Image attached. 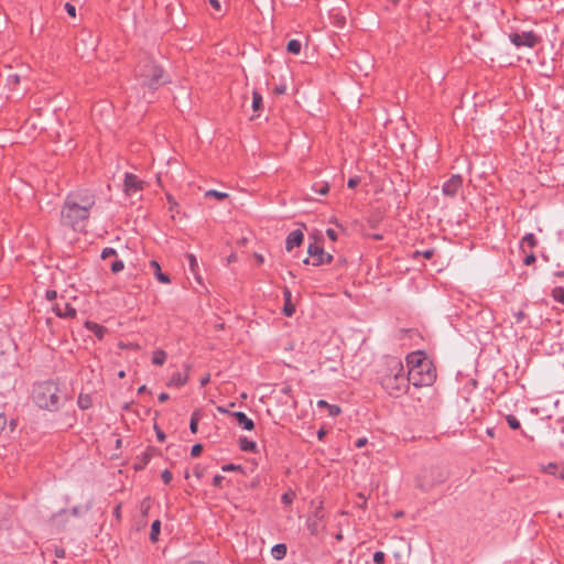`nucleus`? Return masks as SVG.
I'll list each match as a JSON object with an SVG mask.
<instances>
[{
    "label": "nucleus",
    "mask_w": 564,
    "mask_h": 564,
    "mask_svg": "<svg viewBox=\"0 0 564 564\" xmlns=\"http://www.w3.org/2000/svg\"><path fill=\"white\" fill-rule=\"evenodd\" d=\"M135 85L143 90L142 97L148 102L154 93L162 86L171 83V75L162 65L160 58L148 52H140L133 70Z\"/></svg>",
    "instance_id": "nucleus-1"
},
{
    "label": "nucleus",
    "mask_w": 564,
    "mask_h": 564,
    "mask_svg": "<svg viewBox=\"0 0 564 564\" xmlns=\"http://www.w3.org/2000/svg\"><path fill=\"white\" fill-rule=\"evenodd\" d=\"M96 204V196L89 189H77L70 192L61 210V223L75 231H84L90 210Z\"/></svg>",
    "instance_id": "nucleus-2"
},
{
    "label": "nucleus",
    "mask_w": 564,
    "mask_h": 564,
    "mask_svg": "<svg viewBox=\"0 0 564 564\" xmlns=\"http://www.w3.org/2000/svg\"><path fill=\"white\" fill-rule=\"evenodd\" d=\"M409 375L404 372V366L398 357H387L384 368L380 375V384L391 397L398 398L409 389Z\"/></svg>",
    "instance_id": "nucleus-3"
},
{
    "label": "nucleus",
    "mask_w": 564,
    "mask_h": 564,
    "mask_svg": "<svg viewBox=\"0 0 564 564\" xmlns=\"http://www.w3.org/2000/svg\"><path fill=\"white\" fill-rule=\"evenodd\" d=\"M32 399L40 409L51 412L57 411L62 404L61 390L52 380L34 384Z\"/></svg>",
    "instance_id": "nucleus-4"
},
{
    "label": "nucleus",
    "mask_w": 564,
    "mask_h": 564,
    "mask_svg": "<svg viewBox=\"0 0 564 564\" xmlns=\"http://www.w3.org/2000/svg\"><path fill=\"white\" fill-rule=\"evenodd\" d=\"M449 478L446 465L435 464L422 468L415 477V487L423 492H429L436 486L444 484Z\"/></svg>",
    "instance_id": "nucleus-5"
},
{
    "label": "nucleus",
    "mask_w": 564,
    "mask_h": 564,
    "mask_svg": "<svg viewBox=\"0 0 564 564\" xmlns=\"http://www.w3.org/2000/svg\"><path fill=\"white\" fill-rule=\"evenodd\" d=\"M427 365H423L422 368L412 369V371H408L410 382L414 387H430L436 380V367L432 360L426 362Z\"/></svg>",
    "instance_id": "nucleus-6"
},
{
    "label": "nucleus",
    "mask_w": 564,
    "mask_h": 564,
    "mask_svg": "<svg viewBox=\"0 0 564 564\" xmlns=\"http://www.w3.org/2000/svg\"><path fill=\"white\" fill-rule=\"evenodd\" d=\"M308 257L303 260L304 264H312L319 267L322 264L330 263L334 260L333 254L326 252L324 247L318 241H313L307 247Z\"/></svg>",
    "instance_id": "nucleus-7"
},
{
    "label": "nucleus",
    "mask_w": 564,
    "mask_h": 564,
    "mask_svg": "<svg viewBox=\"0 0 564 564\" xmlns=\"http://www.w3.org/2000/svg\"><path fill=\"white\" fill-rule=\"evenodd\" d=\"M509 39L517 47L525 46L533 48L540 41V36L533 31L513 32L509 34Z\"/></svg>",
    "instance_id": "nucleus-8"
},
{
    "label": "nucleus",
    "mask_w": 564,
    "mask_h": 564,
    "mask_svg": "<svg viewBox=\"0 0 564 564\" xmlns=\"http://www.w3.org/2000/svg\"><path fill=\"white\" fill-rule=\"evenodd\" d=\"M145 182L140 180L135 174L127 172L123 178V192L128 196L142 192L145 187Z\"/></svg>",
    "instance_id": "nucleus-9"
},
{
    "label": "nucleus",
    "mask_w": 564,
    "mask_h": 564,
    "mask_svg": "<svg viewBox=\"0 0 564 564\" xmlns=\"http://www.w3.org/2000/svg\"><path fill=\"white\" fill-rule=\"evenodd\" d=\"M463 186V177L459 174H453L442 186V193L447 197H455Z\"/></svg>",
    "instance_id": "nucleus-10"
},
{
    "label": "nucleus",
    "mask_w": 564,
    "mask_h": 564,
    "mask_svg": "<svg viewBox=\"0 0 564 564\" xmlns=\"http://www.w3.org/2000/svg\"><path fill=\"white\" fill-rule=\"evenodd\" d=\"M406 365L409 371L412 369L422 368L423 365H427L426 362L430 360L423 350H415L406 355L405 357Z\"/></svg>",
    "instance_id": "nucleus-11"
},
{
    "label": "nucleus",
    "mask_w": 564,
    "mask_h": 564,
    "mask_svg": "<svg viewBox=\"0 0 564 564\" xmlns=\"http://www.w3.org/2000/svg\"><path fill=\"white\" fill-rule=\"evenodd\" d=\"M52 310L56 316L62 318H74L77 314L76 308L73 307L68 302H56Z\"/></svg>",
    "instance_id": "nucleus-12"
},
{
    "label": "nucleus",
    "mask_w": 564,
    "mask_h": 564,
    "mask_svg": "<svg viewBox=\"0 0 564 564\" xmlns=\"http://www.w3.org/2000/svg\"><path fill=\"white\" fill-rule=\"evenodd\" d=\"M304 240V235L301 229L292 230L285 239L286 251H292L295 247H300Z\"/></svg>",
    "instance_id": "nucleus-13"
},
{
    "label": "nucleus",
    "mask_w": 564,
    "mask_h": 564,
    "mask_svg": "<svg viewBox=\"0 0 564 564\" xmlns=\"http://www.w3.org/2000/svg\"><path fill=\"white\" fill-rule=\"evenodd\" d=\"M230 416H232L237 421L238 425L241 429L246 431H252L254 429V422L250 417H248L245 412H232L230 413Z\"/></svg>",
    "instance_id": "nucleus-14"
},
{
    "label": "nucleus",
    "mask_w": 564,
    "mask_h": 564,
    "mask_svg": "<svg viewBox=\"0 0 564 564\" xmlns=\"http://www.w3.org/2000/svg\"><path fill=\"white\" fill-rule=\"evenodd\" d=\"M186 368V371L189 370V367L186 365L185 366ZM188 381V373L185 372V373H182L180 371H176L172 375V377L170 378L169 382L166 383L169 388H181L183 387L184 384H186Z\"/></svg>",
    "instance_id": "nucleus-15"
},
{
    "label": "nucleus",
    "mask_w": 564,
    "mask_h": 564,
    "mask_svg": "<svg viewBox=\"0 0 564 564\" xmlns=\"http://www.w3.org/2000/svg\"><path fill=\"white\" fill-rule=\"evenodd\" d=\"M283 299H284L283 314L285 316L290 317L295 313V306L293 305V303L291 301L292 293L289 288L283 289Z\"/></svg>",
    "instance_id": "nucleus-16"
},
{
    "label": "nucleus",
    "mask_w": 564,
    "mask_h": 564,
    "mask_svg": "<svg viewBox=\"0 0 564 564\" xmlns=\"http://www.w3.org/2000/svg\"><path fill=\"white\" fill-rule=\"evenodd\" d=\"M158 449L153 446H148L145 451L140 456V463L135 465V469L144 468L152 459V457L156 454Z\"/></svg>",
    "instance_id": "nucleus-17"
},
{
    "label": "nucleus",
    "mask_w": 564,
    "mask_h": 564,
    "mask_svg": "<svg viewBox=\"0 0 564 564\" xmlns=\"http://www.w3.org/2000/svg\"><path fill=\"white\" fill-rule=\"evenodd\" d=\"M150 267L153 269V274L160 283L167 284L171 282L169 274L162 272L161 267L156 260H151Z\"/></svg>",
    "instance_id": "nucleus-18"
},
{
    "label": "nucleus",
    "mask_w": 564,
    "mask_h": 564,
    "mask_svg": "<svg viewBox=\"0 0 564 564\" xmlns=\"http://www.w3.org/2000/svg\"><path fill=\"white\" fill-rule=\"evenodd\" d=\"M85 327L90 330L98 339H102L107 333V328L105 326L91 321H86Z\"/></svg>",
    "instance_id": "nucleus-19"
},
{
    "label": "nucleus",
    "mask_w": 564,
    "mask_h": 564,
    "mask_svg": "<svg viewBox=\"0 0 564 564\" xmlns=\"http://www.w3.org/2000/svg\"><path fill=\"white\" fill-rule=\"evenodd\" d=\"M525 246H528L531 250L538 246V239L534 236V234L529 232L522 237L521 243H520V249L522 250L523 253L527 252Z\"/></svg>",
    "instance_id": "nucleus-20"
},
{
    "label": "nucleus",
    "mask_w": 564,
    "mask_h": 564,
    "mask_svg": "<svg viewBox=\"0 0 564 564\" xmlns=\"http://www.w3.org/2000/svg\"><path fill=\"white\" fill-rule=\"evenodd\" d=\"M238 445H239L240 451H242V452H251V453L258 452L257 443L248 440L246 436L239 437Z\"/></svg>",
    "instance_id": "nucleus-21"
},
{
    "label": "nucleus",
    "mask_w": 564,
    "mask_h": 564,
    "mask_svg": "<svg viewBox=\"0 0 564 564\" xmlns=\"http://www.w3.org/2000/svg\"><path fill=\"white\" fill-rule=\"evenodd\" d=\"M288 546L285 543H278L271 549V555L274 560L281 561L285 557Z\"/></svg>",
    "instance_id": "nucleus-22"
},
{
    "label": "nucleus",
    "mask_w": 564,
    "mask_h": 564,
    "mask_svg": "<svg viewBox=\"0 0 564 564\" xmlns=\"http://www.w3.org/2000/svg\"><path fill=\"white\" fill-rule=\"evenodd\" d=\"M77 404L82 410H87L93 406V398L87 393H79Z\"/></svg>",
    "instance_id": "nucleus-23"
},
{
    "label": "nucleus",
    "mask_w": 564,
    "mask_h": 564,
    "mask_svg": "<svg viewBox=\"0 0 564 564\" xmlns=\"http://www.w3.org/2000/svg\"><path fill=\"white\" fill-rule=\"evenodd\" d=\"M161 532V521L159 519L154 520L151 524V531H150V541L152 543H155L159 541V535Z\"/></svg>",
    "instance_id": "nucleus-24"
},
{
    "label": "nucleus",
    "mask_w": 564,
    "mask_h": 564,
    "mask_svg": "<svg viewBox=\"0 0 564 564\" xmlns=\"http://www.w3.org/2000/svg\"><path fill=\"white\" fill-rule=\"evenodd\" d=\"M166 352L163 349H156L152 356V362L155 366H163L166 361Z\"/></svg>",
    "instance_id": "nucleus-25"
},
{
    "label": "nucleus",
    "mask_w": 564,
    "mask_h": 564,
    "mask_svg": "<svg viewBox=\"0 0 564 564\" xmlns=\"http://www.w3.org/2000/svg\"><path fill=\"white\" fill-rule=\"evenodd\" d=\"M263 108V98L262 95L258 90L252 91V109L254 112H258Z\"/></svg>",
    "instance_id": "nucleus-26"
},
{
    "label": "nucleus",
    "mask_w": 564,
    "mask_h": 564,
    "mask_svg": "<svg viewBox=\"0 0 564 564\" xmlns=\"http://www.w3.org/2000/svg\"><path fill=\"white\" fill-rule=\"evenodd\" d=\"M302 44L299 40L292 39L286 44V51L290 54L297 55L301 53Z\"/></svg>",
    "instance_id": "nucleus-27"
},
{
    "label": "nucleus",
    "mask_w": 564,
    "mask_h": 564,
    "mask_svg": "<svg viewBox=\"0 0 564 564\" xmlns=\"http://www.w3.org/2000/svg\"><path fill=\"white\" fill-rule=\"evenodd\" d=\"M186 258L188 260L189 271L196 276V279H199L198 278V262H197L196 257L193 253H187Z\"/></svg>",
    "instance_id": "nucleus-28"
},
{
    "label": "nucleus",
    "mask_w": 564,
    "mask_h": 564,
    "mask_svg": "<svg viewBox=\"0 0 564 564\" xmlns=\"http://www.w3.org/2000/svg\"><path fill=\"white\" fill-rule=\"evenodd\" d=\"M307 530L311 535H317L321 530V524L317 519L308 518L306 521Z\"/></svg>",
    "instance_id": "nucleus-29"
},
{
    "label": "nucleus",
    "mask_w": 564,
    "mask_h": 564,
    "mask_svg": "<svg viewBox=\"0 0 564 564\" xmlns=\"http://www.w3.org/2000/svg\"><path fill=\"white\" fill-rule=\"evenodd\" d=\"M312 188L319 195H327L329 192V184L326 182H316L313 184Z\"/></svg>",
    "instance_id": "nucleus-30"
},
{
    "label": "nucleus",
    "mask_w": 564,
    "mask_h": 564,
    "mask_svg": "<svg viewBox=\"0 0 564 564\" xmlns=\"http://www.w3.org/2000/svg\"><path fill=\"white\" fill-rule=\"evenodd\" d=\"M200 420V414H199V411H194L192 413V416H191V422H189V431L193 433V434H196L197 431H198V422Z\"/></svg>",
    "instance_id": "nucleus-31"
},
{
    "label": "nucleus",
    "mask_w": 564,
    "mask_h": 564,
    "mask_svg": "<svg viewBox=\"0 0 564 564\" xmlns=\"http://www.w3.org/2000/svg\"><path fill=\"white\" fill-rule=\"evenodd\" d=\"M552 297L564 305V288L563 286H555L551 292Z\"/></svg>",
    "instance_id": "nucleus-32"
},
{
    "label": "nucleus",
    "mask_w": 564,
    "mask_h": 564,
    "mask_svg": "<svg viewBox=\"0 0 564 564\" xmlns=\"http://www.w3.org/2000/svg\"><path fill=\"white\" fill-rule=\"evenodd\" d=\"M561 468L562 467H560L555 463H549L546 466H543V471L558 477V473H560Z\"/></svg>",
    "instance_id": "nucleus-33"
},
{
    "label": "nucleus",
    "mask_w": 564,
    "mask_h": 564,
    "mask_svg": "<svg viewBox=\"0 0 564 564\" xmlns=\"http://www.w3.org/2000/svg\"><path fill=\"white\" fill-rule=\"evenodd\" d=\"M20 75L19 74H9L8 77H7V85L11 88V89H14L19 84H20Z\"/></svg>",
    "instance_id": "nucleus-34"
},
{
    "label": "nucleus",
    "mask_w": 564,
    "mask_h": 564,
    "mask_svg": "<svg viewBox=\"0 0 564 564\" xmlns=\"http://www.w3.org/2000/svg\"><path fill=\"white\" fill-rule=\"evenodd\" d=\"M205 197H215L218 200H223L228 197V194L225 192H218L216 189H209L205 193Z\"/></svg>",
    "instance_id": "nucleus-35"
},
{
    "label": "nucleus",
    "mask_w": 564,
    "mask_h": 564,
    "mask_svg": "<svg viewBox=\"0 0 564 564\" xmlns=\"http://www.w3.org/2000/svg\"><path fill=\"white\" fill-rule=\"evenodd\" d=\"M506 421L511 430H519L521 427L520 421L512 414L507 415Z\"/></svg>",
    "instance_id": "nucleus-36"
},
{
    "label": "nucleus",
    "mask_w": 564,
    "mask_h": 564,
    "mask_svg": "<svg viewBox=\"0 0 564 564\" xmlns=\"http://www.w3.org/2000/svg\"><path fill=\"white\" fill-rule=\"evenodd\" d=\"M221 470L223 471H240V473H243V467L241 465H237V464H226V465H223L221 466Z\"/></svg>",
    "instance_id": "nucleus-37"
},
{
    "label": "nucleus",
    "mask_w": 564,
    "mask_h": 564,
    "mask_svg": "<svg viewBox=\"0 0 564 564\" xmlns=\"http://www.w3.org/2000/svg\"><path fill=\"white\" fill-rule=\"evenodd\" d=\"M123 268L124 263L121 260H115L110 265V270L112 273H119L120 271L123 270Z\"/></svg>",
    "instance_id": "nucleus-38"
},
{
    "label": "nucleus",
    "mask_w": 564,
    "mask_h": 564,
    "mask_svg": "<svg viewBox=\"0 0 564 564\" xmlns=\"http://www.w3.org/2000/svg\"><path fill=\"white\" fill-rule=\"evenodd\" d=\"M434 252H435L434 249H427V250H424V251H417L416 250L413 253V258H417L419 256H422L425 259H431V258H433Z\"/></svg>",
    "instance_id": "nucleus-39"
},
{
    "label": "nucleus",
    "mask_w": 564,
    "mask_h": 564,
    "mask_svg": "<svg viewBox=\"0 0 564 564\" xmlns=\"http://www.w3.org/2000/svg\"><path fill=\"white\" fill-rule=\"evenodd\" d=\"M536 258L533 251L525 252V257L523 258L524 265H531L535 262Z\"/></svg>",
    "instance_id": "nucleus-40"
},
{
    "label": "nucleus",
    "mask_w": 564,
    "mask_h": 564,
    "mask_svg": "<svg viewBox=\"0 0 564 564\" xmlns=\"http://www.w3.org/2000/svg\"><path fill=\"white\" fill-rule=\"evenodd\" d=\"M116 256H117V251L110 247L104 248L101 251V254H100L101 259H107L109 257H116Z\"/></svg>",
    "instance_id": "nucleus-41"
},
{
    "label": "nucleus",
    "mask_w": 564,
    "mask_h": 564,
    "mask_svg": "<svg viewBox=\"0 0 564 564\" xmlns=\"http://www.w3.org/2000/svg\"><path fill=\"white\" fill-rule=\"evenodd\" d=\"M90 509L89 505L85 506L84 512H87ZM70 514L74 517H80L83 514V510L80 507L75 506L70 509Z\"/></svg>",
    "instance_id": "nucleus-42"
},
{
    "label": "nucleus",
    "mask_w": 564,
    "mask_h": 564,
    "mask_svg": "<svg viewBox=\"0 0 564 564\" xmlns=\"http://www.w3.org/2000/svg\"><path fill=\"white\" fill-rule=\"evenodd\" d=\"M327 410H328V415L333 416V417L339 415L340 412H341V409L338 405H336V404H329Z\"/></svg>",
    "instance_id": "nucleus-43"
},
{
    "label": "nucleus",
    "mask_w": 564,
    "mask_h": 564,
    "mask_svg": "<svg viewBox=\"0 0 564 564\" xmlns=\"http://www.w3.org/2000/svg\"><path fill=\"white\" fill-rule=\"evenodd\" d=\"M202 452H203V445L199 443L194 444L191 449V456L198 457L202 454Z\"/></svg>",
    "instance_id": "nucleus-44"
},
{
    "label": "nucleus",
    "mask_w": 564,
    "mask_h": 564,
    "mask_svg": "<svg viewBox=\"0 0 564 564\" xmlns=\"http://www.w3.org/2000/svg\"><path fill=\"white\" fill-rule=\"evenodd\" d=\"M384 553L382 551H377L373 554V562L375 564H384Z\"/></svg>",
    "instance_id": "nucleus-45"
},
{
    "label": "nucleus",
    "mask_w": 564,
    "mask_h": 564,
    "mask_svg": "<svg viewBox=\"0 0 564 564\" xmlns=\"http://www.w3.org/2000/svg\"><path fill=\"white\" fill-rule=\"evenodd\" d=\"M161 478L165 485H169L173 479V475L169 469H164L161 474Z\"/></svg>",
    "instance_id": "nucleus-46"
},
{
    "label": "nucleus",
    "mask_w": 564,
    "mask_h": 564,
    "mask_svg": "<svg viewBox=\"0 0 564 564\" xmlns=\"http://www.w3.org/2000/svg\"><path fill=\"white\" fill-rule=\"evenodd\" d=\"M166 199H167V203L170 205L169 209L171 212H174L176 209V207L178 206V203L176 202V199L171 194L166 195Z\"/></svg>",
    "instance_id": "nucleus-47"
},
{
    "label": "nucleus",
    "mask_w": 564,
    "mask_h": 564,
    "mask_svg": "<svg viewBox=\"0 0 564 564\" xmlns=\"http://www.w3.org/2000/svg\"><path fill=\"white\" fill-rule=\"evenodd\" d=\"M65 11L67 12V14L72 18H75L76 17V8L74 4L67 2L65 3Z\"/></svg>",
    "instance_id": "nucleus-48"
},
{
    "label": "nucleus",
    "mask_w": 564,
    "mask_h": 564,
    "mask_svg": "<svg viewBox=\"0 0 564 564\" xmlns=\"http://www.w3.org/2000/svg\"><path fill=\"white\" fill-rule=\"evenodd\" d=\"M154 431H155V435H156L158 441L159 442H164L165 438H166V435L156 424H154Z\"/></svg>",
    "instance_id": "nucleus-49"
},
{
    "label": "nucleus",
    "mask_w": 564,
    "mask_h": 564,
    "mask_svg": "<svg viewBox=\"0 0 564 564\" xmlns=\"http://www.w3.org/2000/svg\"><path fill=\"white\" fill-rule=\"evenodd\" d=\"M360 181H361V180H360V177H359V176L350 177V178L348 180V182H347V186H348L349 188H356V187L359 185Z\"/></svg>",
    "instance_id": "nucleus-50"
},
{
    "label": "nucleus",
    "mask_w": 564,
    "mask_h": 564,
    "mask_svg": "<svg viewBox=\"0 0 564 564\" xmlns=\"http://www.w3.org/2000/svg\"><path fill=\"white\" fill-rule=\"evenodd\" d=\"M513 316H514L516 323L519 324V323L523 322V319L527 317V314L522 310H519L513 313Z\"/></svg>",
    "instance_id": "nucleus-51"
},
{
    "label": "nucleus",
    "mask_w": 564,
    "mask_h": 564,
    "mask_svg": "<svg viewBox=\"0 0 564 564\" xmlns=\"http://www.w3.org/2000/svg\"><path fill=\"white\" fill-rule=\"evenodd\" d=\"M293 497H294L293 492H291V494H283L282 497H281V501L284 505H291L292 501H293Z\"/></svg>",
    "instance_id": "nucleus-52"
},
{
    "label": "nucleus",
    "mask_w": 564,
    "mask_h": 564,
    "mask_svg": "<svg viewBox=\"0 0 564 564\" xmlns=\"http://www.w3.org/2000/svg\"><path fill=\"white\" fill-rule=\"evenodd\" d=\"M326 235H327V237H328L332 241H336V240H337V238H338V235H337L336 230H335V229H333V228H327V229H326Z\"/></svg>",
    "instance_id": "nucleus-53"
},
{
    "label": "nucleus",
    "mask_w": 564,
    "mask_h": 564,
    "mask_svg": "<svg viewBox=\"0 0 564 564\" xmlns=\"http://www.w3.org/2000/svg\"><path fill=\"white\" fill-rule=\"evenodd\" d=\"M224 479L225 478L221 475H215L213 478V485L219 488L221 487Z\"/></svg>",
    "instance_id": "nucleus-54"
},
{
    "label": "nucleus",
    "mask_w": 564,
    "mask_h": 564,
    "mask_svg": "<svg viewBox=\"0 0 564 564\" xmlns=\"http://www.w3.org/2000/svg\"><path fill=\"white\" fill-rule=\"evenodd\" d=\"M45 297H46V300H48V301H54V300H56V297H57V292H56L55 290H47V291L45 292Z\"/></svg>",
    "instance_id": "nucleus-55"
},
{
    "label": "nucleus",
    "mask_w": 564,
    "mask_h": 564,
    "mask_svg": "<svg viewBox=\"0 0 564 564\" xmlns=\"http://www.w3.org/2000/svg\"><path fill=\"white\" fill-rule=\"evenodd\" d=\"M54 555L57 557V558H64L65 555H66V552L63 547H58L56 546L55 550H54Z\"/></svg>",
    "instance_id": "nucleus-56"
},
{
    "label": "nucleus",
    "mask_w": 564,
    "mask_h": 564,
    "mask_svg": "<svg viewBox=\"0 0 564 564\" xmlns=\"http://www.w3.org/2000/svg\"><path fill=\"white\" fill-rule=\"evenodd\" d=\"M368 443V440L366 437H360L356 441L355 446L357 448L364 447Z\"/></svg>",
    "instance_id": "nucleus-57"
},
{
    "label": "nucleus",
    "mask_w": 564,
    "mask_h": 564,
    "mask_svg": "<svg viewBox=\"0 0 564 564\" xmlns=\"http://www.w3.org/2000/svg\"><path fill=\"white\" fill-rule=\"evenodd\" d=\"M193 474L198 478L200 479L203 476H204V469L200 468L199 466H196L194 469H193Z\"/></svg>",
    "instance_id": "nucleus-58"
},
{
    "label": "nucleus",
    "mask_w": 564,
    "mask_h": 564,
    "mask_svg": "<svg viewBox=\"0 0 564 564\" xmlns=\"http://www.w3.org/2000/svg\"><path fill=\"white\" fill-rule=\"evenodd\" d=\"M286 87L285 85H279L274 87V94L275 95H283L285 94Z\"/></svg>",
    "instance_id": "nucleus-59"
},
{
    "label": "nucleus",
    "mask_w": 564,
    "mask_h": 564,
    "mask_svg": "<svg viewBox=\"0 0 564 564\" xmlns=\"http://www.w3.org/2000/svg\"><path fill=\"white\" fill-rule=\"evenodd\" d=\"M208 2L216 11H220L221 6L219 0H208Z\"/></svg>",
    "instance_id": "nucleus-60"
},
{
    "label": "nucleus",
    "mask_w": 564,
    "mask_h": 564,
    "mask_svg": "<svg viewBox=\"0 0 564 564\" xmlns=\"http://www.w3.org/2000/svg\"><path fill=\"white\" fill-rule=\"evenodd\" d=\"M158 399L160 402H165L170 399V395L166 392H162L159 394Z\"/></svg>",
    "instance_id": "nucleus-61"
},
{
    "label": "nucleus",
    "mask_w": 564,
    "mask_h": 564,
    "mask_svg": "<svg viewBox=\"0 0 564 564\" xmlns=\"http://www.w3.org/2000/svg\"><path fill=\"white\" fill-rule=\"evenodd\" d=\"M317 406H318L319 409H323V408H326V409H327V408L329 406V403H328L327 401H325V400H318V402H317Z\"/></svg>",
    "instance_id": "nucleus-62"
},
{
    "label": "nucleus",
    "mask_w": 564,
    "mask_h": 564,
    "mask_svg": "<svg viewBox=\"0 0 564 564\" xmlns=\"http://www.w3.org/2000/svg\"><path fill=\"white\" fill-rule=\"evenodd\" d=\"M323 517H324V514L322 513V511L316 510L312 518L317 519V521H321L323 519Z\"/></svg>",
    "instance_id": "nucleus-63"
},
{
    "label": "nucleus",
    "mask_w": 564,
    "mask_h": 564,
    "mask_svg": "<svg viewBox=\"0 0 564 564\" xmlns=\"http://www.w3.org/2000/svg\"><path fill=\"white\" fill-rule=\"evenodd\" d=\"M326 435V431L324 429L318 430L317 432V438L322 441Z\"/></svg>",
    "instance_id": "nucleus-64"
}]
</instances>
